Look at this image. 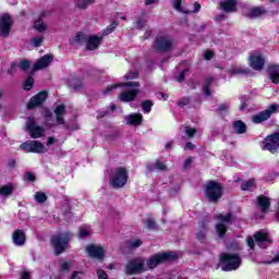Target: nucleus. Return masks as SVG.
<instances>
[{"instance_id": "nucleus-1", "label": "nucleus", "mask_w": 279, "mask_h": 279, "mask_svg": "<svg viewBox=\"0 0 279 279\" xmlns=\"http://www.w3.org/2000/svg\"><path fill=\"white\" fill-rule=\"evenodd\" d=\"M101 40H104L102 36L97 35H86L84 33L76 34L72 39H70L71 45H86V49L88 51H95V49H99V45H101Z\"/></svg>"}, {"instance_id": "nucleus-2", "label": "nucleus", "mask_w": 279, "mask_h": 279, "mask_svg": "<svg viewBox=\"0 0 279 279\" xmlns=\"http://www.w3.org/2000/svg\"><path fill=\"white\" fill-rule=\"evenodd\" d=\"M56 114V123L51 122V111L47 110L45 113L46 119V128L51 129L56 128V125H60L63 130H69V124L64 120V114H66V110L64 105H58L54 109Z\"/></svg>"}, {"instance_id": "nucleus-3", "label": "nucleus", "mask_w": 279, "mask_h": 279, "mask_svg": "<svg viewBox=\"0 0 279 279\" xmlns=\"http://www.w3.org/2000/svg\"><path fill=\"white\" fill-rule=\"evenodd\" d=\"M220 266L222 271H234L241 267V257L236 254L223 253L220 255Z\"/></svg>"}, {"instance_id": "nucleus-4", "label": "nucleus", "mask_w": 279, "mask_h": 279, "mask_svg": "<svg viewBox=\"0 0 279 279\" xmlns=\"http://www.w3.org/2000/svg\"><path fill=\"white\" fill-rule=\"evenodd\" d=\"M109 184L113 189H123V185L128 184V170L125 168H116L112 170Z\"/></svg>"}, {"instance_id": "nucleus-5", "label": "nucleus", "mask_w": 279, "mask_h": 279, "mask_svg": "<svg viewBox=\"0 0 279 279\" xmlns=\"http://www.w3.org/2000/svg\"><path fill=\"white\" fill-rule=\"evenodd\" d=\"M175 258H178V254L174 252L155 254L147 259L146 270L156 269L157 265H162V263H167V260H175Z\"/></svg>"}, {"instance_id": "nucleus-6", "label": "nucleus", "mask_w": 279, "mask_h": 279, "mask_svg": "<svg viewBox=\"0 0 279 279\" xmlns=\"http://www.w3.org/2000/svg\"><path fill=\"white\" fill-rule=\"evenodd\" d=\"M205 195L209 202H219L223 195V186L217 181H210L206 184Z\"/></svg>"}, {"instance_id": "nucleus-7", "label": "nucleus", "mask_w": 279, "mask_h": 279, "mask_svg": "<svg viewBox=\"0 0 279 279\" xmlns=\"http://www.w3.org/2000/svg\"><path fill=\"white\" fill-rule=\"evenodd\" d=\"M145 271H147V267L145 266V258L143 257H134L126 263L125 274H128V276H134Z\"/></svg>"}, {"instance_id": "nucleus-8", "label": "nucleus", "mask_w": 279, "mask_h": 279, "mask_svg": "<svg viewBox=\"0 0 279 279\" xmlns=\"http://www.w3.org/2000/svg\"><path fill=\"white\" fill-rule=\"evenodd\" d=\"M69 241H71V233L69 232L52 236L51 243L57 255L62 254V252L69 247Z\"/></svg>"}, {"instance_id": "nucleus-9", "label": "nucleus", "mask_w": 279, "mask_h": 279, "mask_svg": "<svg viewBox=\"0 0 279 279\" xmlns=\"http://www.w3.org/2000/svg\"><path fill=\"white\" fill-rule=\"evenodd\" d=\"M278 111H279V105L272 104L267 109L253 116L252 121L253 123H263L264 121H269V119H271V114H276V112Z\"/></svg>"}, {"instance_id": "nucleus-10", "label": "nucleus", "mask_w": 279, "mask_h": 279, "mask_svg": "<svg viewBox=\"0 0 279 279\" xmlns=\"http://www.w3.org/2000/svg\"><path fill=\"white\" fill-rule=\"evenodd\" d=\"M218 223L216 225V232L220 239H223L226 236V232H228V223L232 221V215L227 214V215H221L219 214L217 216Z\"/></svg>"}, {"instance_id": "nucleus-11", "label": "nucleus", "mask_w": 279, "mask_h": 279, "mask_svg": "<svg viewBox=\"0 0 279 279\" xmlns=\"http://www.w3.org/2000/svg\"><path fill=\"white\" fill-rule=\"evenodd\" d=\"M20 148L23 149V151H26V154H45V151H47L45 145H43V143L39 141L25 142L20 145Z\"/></svg>"}, {"instance_id": "nucleus-12", "label": "nucleus", "mask_w": 279, "mask_h": 279, "mask_svg": "<svg viewBox=\"0 0 279 279\" xmlns=\"http://www.w3.org/2000/svg\"><path fill=\"white\" fill-rule=\"evenodd\" d=\"M263 149H266L267 151H270L271 154H276L279 148V133H274L269 136H267L263 141Z\"/></svg>"}, {"instance_id": "nucleus-13", "label": "nucleus", "mask_w": 279, "mask_h": 279, "mask_svg": "<svg viewBox=\"0 0 279 279\" xmlns=\"http://www.w3.org/2000/svg\"><path fill=\"white\" fill-rule=\"evenodd\" d=\"M12 23V16H10V14L3 13L2 15H0V34L4 38H8V36H10Z\"/></svg>"}, {"instance_id": "nucleus-14", "label": "nucleus", "mask_w": 279, "mask_h": 279, "mask_svg": "<svg viewBox=\"0 0 279 279\" xmlns=\"http://www.w3.org/2000/svg\"><path fill=\"white\" fill-rule=\"evenodd\" d=\"M26 129L32 138H40L45 134V129L36 125L34 118H27Z\"/></svg>"}, {"instance_id": "nucleus-15", "label": "nucleus", "mask_w": 279, "mask_h": 279, "mask_svg": "<svg viewBox=\"0 0 279 279\" xmlns=\"http://www.w3.org/2000/svg\"><path fill=\"white\" fill-rule=\"evenodd\" d=\"M86 252L90 258H96L97 260H104L106 255V248L101 245L89 244L86 247Z\"/></svg>"}, {"instance_id": "nucleus-16", "label": "nucleus", "mask_w": 279, "mask_h": 279, "mask_svg": "<svg viewBox=\"0 0 279 279\" xmlns=\"http://www.w3.org/2000/svg\"><path fill=\"white\" fill-rule=\"evenodd\" d=\"M255 243L258 245V247H262V250H267L269 245H271V238L269 236V233L265 231H259L254 234Z\"/></svg>"}, {"instance_id": "nucleus-17", "label": "nucleus", "mask_w": 279, "mask_h": 279, "mask_svg": "<svg viewBox=\"0 0 279 279\" xmlns=\"http://www.w3.org/2000/svg\"><path fill=\"white\" fill-rule=\"evenodd\" d=\"M250 66L254 69V71H262L265 66V58L260 52H255L250 57Z\"/></svg>"}, {"instance_id": "nucleus-18", "label": "nucleus", "mask_w": 279, "mask_h": 279, "mask_svg": "<svg viewBox=\"0 0 279 279\" xmlns=\"http://www.w3.org/2000/svg\"><path fill=\"white\" fill-rule=\"evenodd\" d=\"M173 43L169 36H159L156 39V49L158 51H169L171 49Z\"/></svg>"}, {"instance_id": "nucleus-19", "label": "nucleus", "mask_w": 279, "mask_h": 279, "mask_svg": "<svg viewBox=\"0 0 279 279\" xmlns=\"http://www.w3.org/2000/svg\"><path fill=\"white\" fill-rule=\"evenodd\" d=\"M47 101V92H40L36 96L32 97L27 108L32 110L33 108H38V106H43Z\"/></svg>"}, {"instance_id": "nucleus-20", "label": "nucleus", "mask_w": 279, "mask_h": 279, "mask_svg": "<svg viewBox=\"0 0 279 279\" xmlns=\"http://www.w3.org/2000/svg\"><path fill=\"white\" fill-rule=\"evenodd\" d=\"M12 241H13L14 245H16L17 247H22V245H24L25 242L27 241L25 231H23L21 229L15 230L12 234Z\"/></svg>"}, {"instance_id": "nucleus-21", "label": "nucleus", "mask_w": 279, "mask_h": 279, "mask_svg": "<svg viewBox=\"0 0 279 279\" xmlns=\"http://www.w3.org/2000/svg\"><path fill=\"white\" fill-rule=\"evenodd\" d=\"M51 60H53V58L49 54H45L41 59H39L36 64L33 68V71H40L43 69H47V66H49V64H51Z\"/></svg>"}, {"instance_id": "nucleus-22", "label": "nucleus", "mask_w": 279, "mask_h": 279, "mask_svg": "<svg viewBox=\"0 0 279 279\" xmlns=\"http://www.w3.org/2000/svg\"><path fill=\"white\" fill-rule=\"evenodd\" d=\"M236 0H223L220 2V10L227 13L236 12Z\"/></svg>"}, {"instance_id": "nucleus-23", "label": "nucleus", "mask_w": 279, "mask_h": 279, "mask_svg": "<svg viewBox=\"0 0 279 279\" xmlns=\"http://www.w3.org/2000/svg\"><path fill=\"white\" fill-rule=\"evenodd\" d=\"M138 95V89L124 90L119 95L120 101H134V98Z\"/></svg>"}, {"instance_id": "nucleus-24", "label": "nucleus", "mask_w": 279, "mask_h": 279, "mask_svg": "<svg viewBox=\"0 0 279 279\" xmlns=\"http://www.w3.org/2000/svg\"><path fill=\"white\" fill-rule=\"evenodd\" d=\"M206 234H208V225H206V222H198L196 229L197 241H204V239H206Z\"/></svg>"}, {"instance_id": "nucleus-25", "label": "nucleus", "mask_w": 279, "mask_h": 279, "mask_svg": "<svg viewBox=\"0 0 279 279\" xmlns=\"http://www.w3.org/2000/svg\"><path fill=\"white\" fill-rule=\"evenodd\" d=\"M124 119H125L128 125H141V123L143 122V114L131 113V114L126 116Z\"/></svg>"}, {"instance_id": "nucleus-26", "label": "nucleus", "mask_w": 279, "mask_h": 279, "mask_svg": "<svg viewBox=\"0 0 279 279\" xmlns=\"http://www.w3.org/2000/svg\"><path fill=\"white\" fill-rule=\"evenodd\" d=\"M268 73L274 84H279V65L271 64L268 66Z\"/></svg>"}, {"instance_id": "nucleus-27", "label": "nucleus", "mask_w": 279, "mask_h": 279, "mask_svg": "<svg viewBox=\"0 0 279 279\" xmlns=\"http://www.w3.org/2000/svg\"><path fill=\"white\" fill-rule=\"evenodd\" d=\"M264 14H267V10H265L263 7H254L248 12L250 19H258V16H263Z\"/></svg>"}, {"instance_id": "nucleus-28", "label": "nucleus", "mask_w": 279, "mask_h": 279, "mask_svg": "<svg viewBox=\"0 0 279 279\" xmlns=\"http://www.w3.org/2000/svg\"><path fill=\"white\" fill-rule=\"evenodd\" d=\"M257 204L262 210V213H265L269 206H271V203L269 202V198L266 196H258L257 197Z\"/></svg>"}, {"instance_id": "nucleus-29", "label": "nucleus", "mask_w": 279, "mask_h": 279, "mask_svg": "<svg viewBox=\"0 0 279 279\" xmlns=\"http://www.w3.org/2000/svg\"><path fill=\"white\" fill-rule=\"evenodd\" d=\"M12 193H14V185L12 183L0 186V195L2 197H10Z\"/></svg>"}, {"instance_id": "nucleus-30", "label": "nucleus", "mask_w": 279, "mask_h": 279, "mask_svg": "<svg viewBox=\"0 0 279 279\" xmlns=\"http://www.w3.org/2000/svg\"><path fill=\"white\" fill-rule=\"evenodd\" d=\"M183 2L184 0H173L172 4L174 10H177L178 12H183L184 14H191V9L182 7Z\"/></svg>"}, {"instance_id": "nucleus-31", "label": "nucleus", "mask_w": 279, "mask_h": 279, "mask_svg": "<svg viewBox=\"0 0 279 279\" xmlns=\"http://www.w3.org/2000/svg\"><path fill=\"white\" fill-rule=\"evenodd\" d=\"M233 130L236 132V134H245L247 131V126H245V123L243 121L239 120L233 123Z\"/></svg>"}, {"instance_id": "nucleus-32", "label": "nucleus", "mask_w": 279, "mask_h": 279, "mask_svg": "<svg viewBox=\"0 0 279 279\" xmlns=\"http://www.w3.org/2000/svg\"><path fill=\"white\" fill-rule=\"evenodd\" d=\"M119 86H131V87H136L140 86L138 82H129L126 84H118V85H110L106 88L105 95H108L111 93V90H114V88H119Z\"/></svg>"}, {"instance_id": "nucleus-33", "label": "nucleus", "mask_w": 279, "mask_h": 279, "mask_svg": "<svg viewBox=\"0 0 279 279\" xmlns=\"http://www.w3.org/2000/svg\"><path fill=\"white\" fill-rule=\"evenodd\" d=\"M95 3V0H76L75 5L76 8H80V10H86L88 5H93Z\"/></svg>"}, {"instance_id": "nucleus-34", "label": "nucleus", "mask_w": 279, "mask_h": 279, "mask_svg": "<svg viewBox=\"0 0 279 279\" xmlns=\"http://www.w3.org/2000/svg\"><path fill=\"white\" fill-rule=\"evenodd\" d=\"M210 84H213V77H208L205 81L204 86H203V90L207 97L213 96V92L210 90Z\"/></svg>"}, {"instance_id": "nucleus-35", "label": "nucleus", "mask_w": 279, "mask_h": 279, "mask_svg": "<svg viewBox=\"0 0 279 279\" xmlns=\"http://www.w3.org/2000/svg\"><path fill=\"white\" fill-rule=\"evenodd\" d=\"M256 186V181L254 179H250L248 181L241 184L242 191H252V189Z\"/></svg>"}, {"instance_id": "nucleus-36", "label": "nucleus", "mask_w": 279, "mask_h": 279, "mask_svg": "<svg viewBox=\"0 0 279 279\" xmlns=\"http://www.w3.org/2000/svg\"><path fill=\"white\" fill-rule=\"evenodd\" d=\"M34 197L37 204H45V202H47V194H45V192H36Z\"/></svg>"}, {"instance_id": "nucleus-37", "label": "nucleus", "mask_w": 279, "mask_h": 279, "mask_svg": "<svg viewBox=\"0 0 279 279\" xmlns=\"http://www.w3.org/2000/svg\"><path fill=\"white\" fill-rule=\"evenodd\" d=\"M93 231L88 227H82L80 229V239H86V236H90Z\"/></svg>"}, {"instance_id": "nucleus-38", "label": "nucleus", "mask_w": 279, "mask_h": 279, "mask_svg": "<svg viewBox=\"0 0 279 279\" xmlns=\"http://www.w3.org/2000/svg\"><path fill=\"white\" fill-rule=\"evenodd\" d=\"M34 88V77L28 76L24 82V90H32Z\"/></svg>"}, {"instance_id": "nucleus-39", "label": "nucleus", "mask_w": 279, "mask_h": 279, "mask_svg": "<svg viewBox=\"0 0 279 279\" xmlns=\"http://www.w3.org/2000/svg\"><path fill=\"white\" fill-rule=\"evenodd\" d=\"M186 136H189V138H193V136H195V134H197V130L191 126H184L183 128Z\"/></svg>"}, {"instance_id": "nucleus-40", "label": "nucleus", "mask_w": 279, "mask_h": 279, "mask_svg": "<svg viewBox=\"0 0 279 279\" xmlns=\"http://www.w3.org/2000/svg\"><path fill=\"white\" fill-rule=\"evenodd\" d=\"M35 29H37V32H45V29H47V25H45L43 20H38L35 22Z\"/></svg>"}, {"instance_id": "nucleus-41", "label": "nucleus", "mask_w": 279, "mask_h": 279, "mask_svg": "<svg viewBox=\"0 0 279 279\" xmlns=\"http://www.w3.org/2000/svg\"><path fill=\"white\" fill-rule=\"evenodd\" d=\"M151 106H154V104L151 102V100H146L142 104V108H143V111L146 112V113H149L151 112Z\"/></svg>"}, {"instance_id": "nucleus-42", "label": "nucleus", "mask_w": 279, "mask_h": 279, "mask_svg": "<svg viewBox=\"0 0 279 279\" xmlns=\"http://www.w3.org/2000/svg\"><path fill=\"white\" fill-rule=\"evenodd\" d=\"M232 73H238V74H242V75H247V73H250V70L245 69V68H233L232 69Z\"/></svg>"}, {"instance_id": "nucleus-43", "label": "nucleus", "mask_w": 279, "mask_h": 279, "mask_svg": "<svg viewBox=\"0 0 279 279\" xmlns=\"http://www.w3.org/2000/svg\"><path fill=\"white\" fill-rule=\"evenodd\" d=\"M155 169H157L158 171H167V165H165V162H162L161 160H157L155 162Z\"/></svg>"}, {"instance_id": "nucleus-44", "label": "nucleus", "mask_w": 279, "mask_h": 279, "mask_svg": "<svg viewBox=\"0 0 279 279\" xmlns=\"http://www.w3.org/2000/svg\"><path fill=\"white\" fill-rule=\"evenodd\" d=\"M45 40L44 37H35L31 40L32 45L35 47H40L43 45V41Z\"/></svg>"}, {"instance_id": "nucleus-45", "label": "nucleus", "mask_w": 279, "mask_h": 279, "mask_svg": "<svg viewBox=\"0 0 279 279\" xmlns=\"http://www.w3.org/2000/svg\"><path fill=\"white\" fill-rule=\"evenodd\" d=\"M117 27H119V23L118 22H112L106 29V34H112V32H114V29H117Z\"/></svg>"}, {"instance_id": "nucleus-46", "label": "nucleus", "mask_w": 279, "mask_h": 279, "mask_svg": "<svg viewBox=\"0 0 279 279\" xmlns=\"http://www.w3.org/2000/svg\"><path fill=\"white\" fill-rule=\"evenodd\" d=\"M71 269V263L69 262H61L60 264V271H69Z\"/></svg>"}, {"instance_id": "nucleus-47", "label": "nucleus", "mask_w": 279, "mask_h": 279, "mask_svg": "<svg viewBox=\"0 0 279 279\" xmlns=\"http://www.w3.org/2000/svg\"><path fill=\"white\" fill-rule=\"evenodd\" d=\"M146 226L149 230H156V221L153 218L146 220Z\"/></svg>"}, {"instance_id": "nucleus-48", "label": "nucleus", "mask_w": 279, "mask_h": 279, "mask_svg": "<svg viewBox=\"0 0 279 279\" xmlns=\"http://www.w3.org/2000/svg\"><path fill=\"white\" fill-rule=\"evenodd\" d=\"M193 8H194V9H190V14H191V13H197V12H199V10H202V4L195 2L194 5H193Z\"/></svg>"}, {"instance_id": "nucleus-49", "label": "nucleus", "mask_w": 279, "mask_h": 279, "mask_svg": "<svg viewBox=\"0 0 279 279\" xmlns=\"http://www.w3.org/2000/svg\"><path fill=\"white\" fill-rule=\"evenodd\" d=\"M186 73H189V70H183L177 77V82H184V77L186 76Z\"/></svg>"}, {"instance_id": "nucleus-50", "label": "nucleus", "mask_w": 279, "mask_h": 279, "mask_svg": "<svg viewBox=\"0 0 279 279\" xmlns=\"http://www.w3.org/2000/svg\"><path fill=\"white\" fill-rule=\"evenodd\" d=\"M97 276L98 279H108V274H106V271H104L102 269L97 270Z\"/></svg>"}, {"instance_id": "nucleus-51", "label": "nucleus", "mask_w": 279, "mask_h": 279, "mask_svg": "<svg viewBox=\"0 0 279 279\" xmlns=\"http://www.w3.org/2000/svg\"><path fill=\"white\" fill-rule=\"evenodd\" d=\"M142 245H143V241L134 240L133 242H131L130 247L136 248V247H141Z\"/></svg>"}, {"instance_id": "nucleus-52", "label": "nucleus", "mask_w": 279, "mask_h": 279, "mask_svg": "<svg viewBox=\"0 0 279 279\" xmlns=\"http://www.w3.org/2000/svg\"><path fill=\"white\" fill-rule=\"evenodd\" d=\"M125 80H136V77H138V73L136 72H130L128 74H125Z\"/></svg>"}, {"instance_id": "nucleus-53", "label": "nucleus", "mask_w": 279, "mask_h": 279, "mask_svg": "<svg viewBox=\"0 0 279 279\" xmlns=\"http://www.w3.org/2000/svg\"><path fill=\"white\" fill-rule=\"evenodd\" d=\"M84 276V272L82 271H74L71 276V279H82V277Z\"/></svg>"}, {"instance_id": "nucleus-54", "label": "nucleus", "mask_w": 279, "mask_h": 279, "mask_svg": "<svg viewBox=\"0 0 279 279\" xmlns=\"http://www.w3.org/2000/svg\"><path fill=\"white\" fill-rule=\"evenodd\" d=\"M25 180H28V182H34V180H36V177L34 175V173L32 172H27L25 175H24Z\"/></svg>"}, {"instance_id": "nucleus-55", "label": "nucleus", "mask_w": 279, "mask_h": 279, "mask_svg": "<svg viewBox=\"0 0 279 279\" xmlns=\"http://www.w3.org/2000/svg\"><path fill=\"white\" fill-rule=\"evenodd\" d=\"M20 69H22V71H27V69H29V61H22L20 63Z\"/></svg>"}, {"instance_id": "nucleus-56", "label": "nucleus", "mask_w": 279, "mask_h": 279, "mask_svg": "<svg viewBox=\"0 0 279 279\" xmlns=\"http://www.w3.org/2000/svg\"><path fill=\"white\" fill-rule=\"evenodd\" d=\"M215 56V53H213V51H210V50H207V51H205V53H204V58H205V60H213V57Z\"/></svg>"}, {"instance_id": "nucleus-57", "label": "nucleus", "mask_w": 279, "mask_h": 279, "mask_svg": "<svg viewBox=\"0 0 279 279\" xmlns=\"http://www.w3.org/2000/svg\"><path fill=\"white\" fill-rule=\"evenodd\" d=\"M189 104H191V99L190 98H182L180 101H179V106H189Z\"/></svg>"}, {"instance_id": "nucleus-58", "label": "nucleus", "mask_w": 279, "mask_h": 279, "mask_svg": "<svg viewBox=\"0 0 279 279\" xmlns=\"http://www.w3.org/2000/svg\"><path fill=\"white\" fill-rule=\"evenodd\" d=\"M145 23H146V22H145L144 20H138L136 27H137L138 29H143V27H145Z\"/></svg>"}, {"instance_id": "nucleus-59", "label": "nucleus", "mask_w": 279, "mask_h": 279, "mask_svg": "<svg viewBox=\"0 0 279 279\" xmlns=\"http://www.w3.org/2000/svg\"><path fill=\"white\" fill-rule=\"evenodd\" d=\"M254 243H255V241L253 238L247 239V245H248V247H251V250H254Z\"/></svg>"}, {"instance_id": "nucleus-60", "label": "nucleus", "mask_w": 279, "mask_h": 279, "mask_svg": "<svg viewBox=\"0 0 279 279\" xmlns=\"http://www.w3.org/2000/svg\"><path fill=\"white\" fill-rule=\"evenodd\" d=\"M29 278H32V276L29 275V272L24 271V272L21 274V278H20V279H29Z\"/></svg>"}, {"instance_id": "nucleus-61", "label": "nucleus", "mask_w": 279, "mask_h": 279, "mask_svg": "<svg viewBox=\"0 0 279 279\" xmlns=\"http://www.w3.org/2000/svg\"><path fill=\"white\" fill-rule=\"evenodd\" d=\"M184 149H195V146L193 145V143L189 142L185 144Z\"/></svg>"}, {"instance_id": "nucleus-62", "label": "nucleus", "mask_w": 279, "mask_h": 279, "mask_svg": "<svg viewBox=\"0 0 279 279\" xmlns=\"http://www.w3.org/2000/svg\"><path fill=\"white\" fill-rule=\"evenodd\" d=\"M191 162H193V158L189 157L184 162V168L190 167Z\"/></svg>"}, {"instance_id": "nucleus-63", "label": "nucleus", "mask_w": 279, "mask_h": 279, "mask_svg": "<svg viewBox=\"0 0 279 279\" xmlns=\"http://www.w3.org/2000/svg\"><path fill=\"white\" fill-rule=\"evenodd\" d=\"M53 143H56V137H49L47 145L50 146V145H53Z\"/></svg>"}, {"instance_id": "nucleus-64", "label": "nucleus", "mask_w": 279, "mask_h": 279, "mask_svg": "<svg viewBox=\"0 0 279 279\" xmlns=\"http://www.w3.org/2000/svg\"><path fill=\"white\" fill-rule=\"evenodd\" d=\"M9 167H16V160L15 159L9 160Z\"/></svg>"}]
</instances>
